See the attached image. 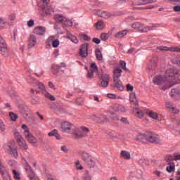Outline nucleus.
Instances as JSON below:
<instances>
[{
	"instance_id": "obj_1",
	"label": "nucleus",
	"mask_w": 180,
	"mask_h": 180,
	"mask_svg": "<svg viewBox=\"0 0 180 180\" xmlns=\"http://www.w3.org/2000/svg\"><path fill=\"white\" fill-rule=\"evenodd\" d=\"M166 77L169 78V81H167L169 85H166L164 88V91H167L169 88L179 84V70L169 68L166 70Z\"/></svg>"
},
{
	"instance_id": "obj_2",
	"label": "nucleus",
	"mask_w": 180,
	"mask_h": 180,
	"mask_svg": "<svg viewBox=\"0 0 180 180\" xmlns=\"http://www.w3.org/2000/svg\"><path fill=\"white\" fill-rule=\"evenodd\" d=\"M81 157L84 164L89 167V168H94L96 165V162H95V158H92L89 153L86 152H82Z\"/></svg>"
},
{
	"instance_id": "obj_3",
	"label": "nucleus",
	"mask_w": 180,
	"mask_h": 180,
	"mask_svg": "<svg viewBox=\"0 0 180 180\" xmlns=\"http://www.w3.org/2000/svg\"><path fill=\"white\" fill-rule=\"evenodd\" d=\"M145 140L148 143H155V144H158L161 141L160 136L150 131L145 132Z\"/></svg>"
},
{
	"instance_id": "obj_4",
	"label": "nucleus",
	"mask_w": 180,
	"mask_h": 180,
	"mask_svg": "<svg viewBox=\"0 0 180 180\" xmlns=\"http://www.w3.org/2000/svg\"><path fill=\"white\" fill-rule=\"evenodd\" d=\"M153 82L154 85H161L163 91L167 85H169V83H168V81L167 80V77L162 75L155 77L153 79Z\"/></svg>"
},
{
	"instance_id": "obj_5",
	"label": "nucleus",
	"mask_w": 180,
	"mask_h": 180,
	"mask_svg": "<svg viewBox=\"0 0 180 180\" xmlns=\"http://www.w3.org/2000/svg\"><path fill=\"white\" fill-rule=\"evenodd\" d=\"M6 150L9 154V155H11V157H13L14 158H18V148L15 147V142H9L6 146Z\"/></svg>"
},
{
	"instance_id": "obj_6",
	"label": "nucleus",
	"mask_w": 180,
	"mask_h": 180,
	"mask_svg": "<svg viewBox=\"0 0 180 180\" xmlns=\"http://www.w3.org/2000/svg\"><path fill=\"white\" fill-rule=\"evenodd\" d=\"M89 131V128L86 127H81L79 129H75L73 132V134L75 139H82V137L88 136Z\"/></svg>"
},
{
	"instance_id": "obj_7",
	"label": "nucleus",
	"mask_w": 180,
	"mask_h": 180,
	"mask_svg": "<svg viewBox=\"0 0 180 180\" xmlns=\"http://www.w3.org/2000/svg\"><path fill=\"white\" fill-rule=\"evenodd\" d=\"M0 54L4 57H9V51L5 39L0 35Z\"/></svg>"
},
{
	"instance_id": "obj_8",
	"label": "nucleus",
	"mask_w": 180,
	"mask_h": 180,
	"mask_svg": "<svg viewBox=\"0 0 180 180\" xmlns=\"http://www.w3.org/2000/svg\"><path fill=\"white\" fill-rule=\"evenodd\" d=\"M36 85L37 86H38L39 89H40L42 91L45 98L50 99V101H56V98L54 97V96L50 94V93L46 91V86L43 83L38 82L36 83Z\"/></svg>"
},
{
	"instance_id": "obj_9",
	"label": "nucleus",
	"mask_w": 180,
	"mask_h": 180,
	"mask_svg": "<svg viewBox=\"0 0 180 180\" xmlns=\"http://www.w3.org/2000/svg\"><path fill=\"white\" fill-rule=\"evenodd\" d=\"M72 127H74V124L71 122H63L61 124L62 131H63V133H70Z\"/></svg>"
},
{
	"instance_id": "obj_10",
	"label": "nucleus",
	"mask_w": 180,
	"mask_h": 180,
	"mask_svg": "<svg viewBox=\"0 0 180 180\" xmlns=\"http://www.w3.org/2000/svg\"><path fill=\"white\" fill-rule=\"evenodd\" d=\"M88 44L82 45L79 54L82 58H86V57H88Z\"/></svg>"
},
{
	"instance_id": "obj_11",
	"label": "nucleus",
	"mask_w": 180,
	"mask_h": 180,
	"mask_svg": "<svg viewBox=\"0 0 180 180\" xmlns=\"http://www.w3.org/2000/svg\"><path fill=\"white\" fill-rule=\"evenodd\" d=\"M101 86L102 88H108L109 82H110V77L109 75H102L101 76Z\"/></svg>"
},
{
	"instance_id": "obj_12",
	"label": "nucleus",
	"mask_w": 180,
	"mask_h": 180,
	"mask_svg": "<svg viewBox=\"0 0 180 180\" xmlns=\"http://www.w3.org/2000/svg\"><path fill=\"white\" fill-rule=\"evenodd\" d=\"M33 33L37 36H43L46 33V27L37 26L34 28Z\"/></svg>"
},
{
	"instance_id": "obj_13",
	"label": "nucleus",
	"mask_w": 180,
	"mask_h": 180,
	"mask_svg": "<svg viewBox=\"0 0 180 180\" xmlns=\"http://www.w3.org/2000/svg\"><path fill=\"white\" fill-rule=\"evenodd\" d=\"M96 13L98 16H100V18H104V19H109V18H112V16H113V14L106 11H102L101 10L96 11Z\"/></svg>"
},
{
	"instance_id": "obj_14",
	"label": "nucleus",
	"mask_w": 180,
	"mask_h": 180,
	"mask_svg": "<svg viewBox=\"0 0 180 180\" xmlns=\"http://www.w3.org/2000/svg\"><path fill=\"white\" fill-rule=\"evenodd\" d=\"M29 44L28 47L29 49H32V47H34V45L37 43V39L36 38V35L31 34L28 39Z\"/></svg>"
},
{
	"instance_id": "obj_15",
	"label": "nucleus",
	"mask_w": 180,
	"mask_h": 180,
	"mask_svg": "<svg viewBox=\"0 0 180 180\" xmlns=\"http://www.w3.org/2000/svg\"><path fill=\"white\" fill-rule=\"evenodd\" d=\"M25 137L32 146H34L37 143V139L30 132L25 135Z\"/></svg>"
},
{
	"instance_id": "obj_16",
	"label": "nucleus",
	"mask_w": 180,
	"mask_h": 180,
	"mask_svg": "<svg viewBox=\"0 0 180 180\" xmlns=\"http://www.w3.org/2000/svg\"><path fill=\"white\" fill-rule=\"evenodd\" d=\"M166 107L169 109V112H171V113L178 114L179 112V110L178 108H175L172 105V103L170 101L166 102Z\"/></svg>"
},
{
	"instance_id": "obj_17",
	"label": "nucleus",
	"mask_w": 180,
	"mask_h": 180,
	"mask_svg": "<svg viewBox=\"0 0 180 180\" xmlns=\"http://www.w3.org/2000/svg\"><path fill=\"white\" fill-rule=\"evenodd\" d=\"M17 143L21 150H27V148H29L27 144H26V141L25 139H23V138L17 139Z\"/></svg>"
},
{
	"instance_id": "obj_18",
	"label": "nucleus",
	"mask_w": 180,
	"mask_h": 180,
	"mask_svg": "<svg viewBox=\"0 0 180 180\" xmlns=\"http://www.w3.org/2000/svg\"><path fill=\"white\" fill-rule=\"evenodd\" d=\"M113 81L115 88H117V89H119V91H123V89H124V87L123 86L120 79H113Z\"/></svg>"
},
{
	"instance_id": "obj_19",
	"label": "nucleus",
	"mask_w": 180,
	"mask_h": 180,
	"mask_svg": "<svg viewBox=\"0 0 180 180\" xmlns=\"http://www.w3.org/2000/svg\"><path fill=\"white\" fill-rule=\"evenodd\" d=\"M122 77V69L116 68L113 70V79H118Z\"/></svg>"
},
{
	"instance_id": "obj_20",
	"label": "nucleus",
	"mask_w": 180,
	"mask_h": 180,
	"mask_svg": "<svg viewBox=\"0 0 180 180\" xmlns=\"http://www.w3.org/2000/svg\"><path fill=\"white\" fill-rule=\"evenodd\" d=\"M112 109L115 110V112H120V113L126 112V108L120 104H115L112 106Z\"/></svg>"
},
{
	"instance_id": "obj_21",
	"label": "nucleus",
	"mask_w": 180,
	"mask_h": 180,
	"mask_svg": "<svg viewBox=\"0 0 180 180\" xmlns=\"http://www.w3.org/2000/svg\"><path fill=\"white\" fill-rule=\"evenodd\" d=\"M129 32V30H124L122 31L119 32L115 35V37L116 39H122V37H124L126 34Z\"/></svg>"
},
{
	"instance_id": "obj_22",
	"label": "nucleus",
	"mask_w": 180,
	"mask_h": 180,
	"mask_svg": "<svg viewBox=\"0 0 180 180\" xmlns=\"http://www.w3.org/2000/svg\"><path fill=\"white\" fill-rule=\"evenodd\" d=\"M54 18H55L56 22H57L58 23L63 24L64 23V20H65V17H64L61 14H56Z\"/></svg>"
},
{
	"instance_id": "obj_23",
	"label": "nucleus",
	"mask_w": 180,
	"mask_h": 180,
	"mask_svg": "<svg viewBox=\"0 0 180 180\" xmlns=\"http://www.w3.org/2000/svg\"><path fill=\"white\" fill-rule=\"evenodd\" d=\"M174 161H176V156L174 155H169L166 157V162L167 164H174Z\"/></svg>"
},
{
	"instance_id": "obj_24",
	"label": "nucleus",
	"mask_w": 180,
	"mask_h": 180,
	"mask_svg": "<svg viewBox=\"0 0 180 180\" xmlns=\"http://www.w3.org/2000/svg\"><path fill=\"white\" fill-rule=\"evenodd\" d=\"M120 155L122 158H124V160H130V158H131L130 152L126 150L121 151Z\"/></svg>"
},
{
	"instance_id": "obj_25",
	"label": "nucleus",
	"mask_w": 180,
	"mask_h": 180,
	"mask_svg": "<svg viewBox=\"0 0 180 180\" xmlns=\"http://www.w3.org/2000/svg\"><path fill=\"white\" fill-rule=\"evenodd\" d=\"M147 115L148 116H149V117H151V119H154L155 120H158V113L150 110L147 112Z\"/></svg>"
},
{
	"instance_id": "obj_26",
	"label": "nucleus",
	"mask_w": 180,
	"mask_h": 180,
	"mask_svg": "<svg viewBox=\"0 0 180 180\" xmlns=\"http://www.w3.org/2000/svg\"><path fill=\"white\" fill-rule=\"evenodd\" d=\"M31 103L32 105H40V98L34 96H31Z\"/></svg>"
},
{
	"instance_id": "obj_27",
	"label": "nucleus",
	"mask_w": 180,
	"mask_h": 180,
	"mask_svg": "<svg viewBox=\"0 0 180 180\" xmlns=\"http://www.w3.org/2000/svg\"><path fill=\"white\" fill-rule=\"evenodd\" d=\"M129 101L134 105H138L137 98H136V93H131L129 94Z\"/></svg>"
},
{
	"instance_id": "obj_28",
	"label": "nucleus",
	"mask_w": 180,
	"mask_h": 180,
	"mask_svg": "<svg viewBox=\"0 0 180 180\" xmlns=\"http://www.w3.org/2000/svg\"><path fill=\"white\" fill-rule=\"evenodd\" d=\"M96 29L97 30H102V29L105 28V23L102 22L101 20H98L95 25H94Z\"/></svg>"
},
{
	"instance_id": "obj_29",
	"label": "nucleus",
	"mask_w": 180,
	"mask_h": 180,
	"mask_svg": "<svg viewBox=\"0 0 180 180\" xmlns=\"http://www.w3.org/2000/svg\"><path fill=\"white\" fill-rule=\"evenodd\" d=\"M157 2V0H139V5H147L148 4H154Z\"/></svg>"
},
{
	"instance_id": "obj_30",
	"label": "nucleus",
	"mask_w": 180,
	"mask_h": 180,
	"mask_svg": "<svg viewBox=\"0 0 180 180\" xmlns=\"http://www.w3.org/2000/svg\"><path fill=\"white\" fill-rule=\"evenodd\" d=\"M168 166L166 167L167 172H174L175 171V163H167Z\"/></svg>"
},
{
	"instance_id": "obj_31",
	"label": "nucleus",
	"mask_w": 180,
	"mask_h": 180,
	"mask_svg": "<svg viewBox=\"0 0 180 180\" xmlns=\"http://www.w3.org/2000/svg\"><path fill=\"white\" fill-rule=\"evenodd\" d=\"M56 40V37L50 36L46 40V47L49 49L51 44H53V41Z\"/></svg>"
},
{
	"instance_id": "obj_32",
	"label": "nucleus",
	"mask_w": 180,
	"mask_h": 180,
	"mask_svg": "<svg viewBox=\"0 0 180 180\" xmlns=\"http://www.w3.org/2000/svg\"><path fill=\"white\" fill-rule=\"evenodd\" d=\"M170 96H172V98H175V96H180V91L176 89H172L170 92Z\"/></svg>"
},
{
	"instance_id": "obj_33",
	"label": "nucleus",
	"mask_w": 180,
	"mask_h": 180,
	"mask_svg": "<svg viewBox=\"0 0 180 180\" xmlns=\"http://www.w3.org/2000/svg\"><path fill=\"white\" fill-rule=\"evenodd\" d=\"M131 27L135 30H141V27H143V24H141V22H136L131 25Z\"/></svg>"
},
{
	"instance_id": "obj_34",
	"label": "nucleus",
	"mask_w": 180,
	"mask_h": 180,
	"mask_svg": "<svg viewBox=\"0 0 180 180\" xmlns=\"http://www.w3.org/2000/svg\"><path fill=\"white\" fill-rule=\"evenodd\" d=\"M62 67H65V65H63L62 66H60L58 65H56L55 66H53V73L55 75H57V74H58V72H60V71H63L61 70Z\"/></svg>"
},
{
	"instance_id": "obj_35",
	"label": "nucleus",
	"mask_w": 180,
	"mask_h": 180,
	"mask_svg": "<svg viewBox=\"0 0 180 180\" xmlns=\"http://www.w3.org/2000/svg\"><path fill=\"white\" fill-rule=\"evenodd\" d=\"M68 38H69L70 40H71V41H72V43H75V44H77L78 43V39H77V37L72 35V34L71 33H68Z\"/></svg>"
},
{
	"instance_id": "obj_36",
	"label": "nucleus",
	"mask_w": 180,
	"mask_h": 180,
	"mask_svg": "<svg viewBox=\"0 0 180 180\" xmlns=\"http://www.w3.org/2000/svg\"><path fill=\"white\" fill-rule=\"evenodd\" d=\"M136 141H143V140H146V133L139 134L134 139Z\"/></svg>"
},
{
	"instance_id": "obj_37",
	"label": "nucleus",
	"mask_w": 180,
	"mask_h": 180,
	"mask_svg": "<svg viewBox=\"0 0 180 180\" xmlns=\"http://www.w3.org/2000/svg\"><path fill=\"white\" fill-rule=\"evenodd\" d=\"M96 57L99 61H102L103 58V56H102V52H101V50H99V49H96Z\"/></svg>"
},
{
	"instance_id": "obj_38",
	"label": "nucleus",
	"mask_w": 180,
	"mask_h": 180,
	"mask_svg": "<svg viewBox=\"0 0 180 180\" xmlns=\"http://www.w3.org/2000/svg\"><path fill=\"white\" fill-rule=\"evenodd\" d=\"M7 172H8V171H6V167H5L4 163H2V162H0V174H1V175L4 174H6Z\"/></svg>"
},
{
	"instance_id": "obj_39",
	"label": "nucleus",
	"mask_w": 180,
	"mask_h": 180,
	"mask_svg": "<svg viewBox=\"0 0 180 180\" xmlns=\"http://www.w3.org/2000/svg\"><path fill=\"white\" fill-rule=\"evenodd\" d=\"M96 117L97 119H100V121L102 122L109 121V119H108V117H106V115H97Z\"/></svg>"
},
{
	"instance_id": "obj_40",
	"label": "nucleus",
	"mask_w": 180,
	"mask_h": 180,
	"mask_svg": "<svg viewBox=\"0 0 180 180\" xmlns=\"http://www.w3.org/2000/svg\"><path fill=\"white\" fill-rule=\"evenodd\" d=\"M135 110L136 111V116L139 117V119H143L144 117V114L143 113V111L141 110H139V108H135Z\"/></svg>"
},
{
	"instance_id": "obj_41",
	"label": "nucleus",
	"mask_w": 180,
	"mask_h": 180,
	"mask_svg": "<svg viewBox=\"0 0 180 180\" xmlns=\"http://www.w3.org/2000/svg\"><path fill=\"white\" fill-rule=\"evenodd\" d=\"M53 12L54 8H53V7L49 6L45 8V13H46V15H51V13H53Z\"/></svg>"
},
{
	"instance_id": "obj_42",
	"label": "nucleus",
	"mask_w": 180,
	"mask_h": 180,
	"mask_svg": "<svg viewBox=\"0 0 180 180\" xmlns=\"http://www.w3.org/2000/svg\"><path fill=\"white\" fill-rule=\"evenodd\" d=\"M149 30H153V29H151L150 27H148V26L144 27V25H142V27L140 30V32H141L142 33H147V32H149Z\"/></svg>"
},
{
	"instance_id": "obj_43",
	"label": "nucleus",
	"mask_w": 180,
	"mask_h": 180,
	"mask_svg": "<svg viewBox=\"0 0 180 180\" xmlns=\"http://www.w3.org/2000/svg\"><path fill=\"white\" fill-rule=\"evenodd\" d=\"M9 116L12 122H16V120L18 119V115H16L13 112H9Z\"/></svg>"
},
{
	"instance_id": "obj_44",
	"label": "nucleus",
	"mask_w": 180,
	"mask_h": 180,
	"mask_svg": "<svg viewBox=\"0 0 180 180\" xmlns=\"http://www.w3.org/2000/svg\"><path fill=\"white\" fill-rule=\"evenodd\" d=\"M1 176L3 180H12V179L11 178V175L8 172L7 173H4L3 174H1Z\"/></svg>"
},
{
	"instance_id": "obj_45",
	"label": "nucleus",
	"mask_w": 180,
	"mask_h": 180,
	"mask_svg": "<svg viewBox=\"0 0 180 180\" xmlns=\"http://www.w3.org/2000/svg\"><path fill=\"white\" fill-rule=\"evenodd\" d=\"M27 173L30 180H36V178L34 177V172H33L32 169L27 172Z\"/></svg>"
},
{
	"instance_id": "obj_46",
	"label": "nucleus",
	"mask_w": 180,
	"mask_h": 180,
	"mask_svg": "<svg viewBox=\"0 0 180 180\" xmlns=\"http://www.w3.org/2000/svg\"><path fill=\"white\" fill-rule=\"evenodd\" d=\"M16 165H18L16 160H9L8 166L11 167V168H16Z\"/></svg>"
},
{
	"instance_id": "obj_47",
	"label": "nucleus",
	"mask_w": 180,
	"mask_h": 180,
	"mask_svg": "<svg viewBox=\"0 0 180 180\" xmlns=\"http://www.w3.org/2000/svg\"><path fill=\"white\" fill-rule=\"evenodd\" d=\"M21 127L24 130V136L30 133V131L29 130V127H27V125L22 124Z\"/></svg>"
},
{
	"instance_id": "obj_48",
	"label": "nucleus",
	"mask_w": 180,
	"mask_h": 180,
	"mask_svg": "<svg viewBox=\"0 0 180 180\" xmlns=\"http://www.w3.org/2000/svg\"><path fill=\"white\" fill-rule=\"evenodd\" d=\"M158 50H160V51H171V47L167 46H158Z\"/></svg>"
},
{
	"instance_id": "obj_49",
	"label": "nucleus",
	"mask_w": 180,
	"mask_h": 180,
	"mask_svg": "<svg viewBox=\"0 0 180 180\" xmlns=\"http://www.w3.org/2000/svg\"><path fill=\"white\" fill-rule=\"evenodd\" d=\"M63 25H64L65 26L71 27L72 26V21H71L70 20H67V18H65Z\"/></svg>"
},
{
	"instance_id": "obj_50",
	"label": "nucleus",
	"mask_w": 180,
	"mask_h": 180,
	"mask_svg": "<svg viewBox=\"0 0 180 180\" xmlns=\"http://www.w3.org/2000/svg\"><path fill=\"white\" fill-rule=\"evenodd\" d=\"M13 174L14 175V179L19 180L20 179V174L16 170L13 169Z\"/></svg>"
},
{
	"instance_id": "obj_51",
	"label": "nucleus",
	"mask_w": 180,
	"mask_h": 180,
	"mask_svg": "<svg viewBox=\"0 0 180 180\" xmlns=\"http://www.w3.org/2000/svg\"><path fill=\"white\" fill-rule=\"evenodd\" d=\"M101 40H103V41H106V40H108V39H109V35H108V34H106V33H103L101 35Z\"/></svg>"
},
{
	"instance_id": "obj_52",
	"label": "nucleus",
	"mask_w": 180,
	"mask_h": 180,
	"mask_svg": "<svg viewBox=\"0 0 180 180\" xmlns=\"http://www.w3.org/2000/svg\"><path fill=\"white\" fill-rule=\"evenodd\" d=\"M6 130V127H5V124H4V121L2 120H0V131H5Z\"/></svg>"
},
{
	"instance_id": "obj_53",
	"label": "nucleus",
	"mask_w": 180,
	"mask_h": 180,
	"mask_svg": "<svg viewBox=\"0 0 180 180\" xmlns=\"http://www.w3.org/2000/svg\"><path fill=\"white\" fill-rule=\"evenodd\" d=\"M120 65L122 70H124L125 71L127 70V68H126V62L123 60L120 61Z\"/></svg>"
},
{
	"instance_id": "obj_54",
	"label": "nucleus",
	"mask_w": 180,
	"mask_h": 180,
	"mask_svg": "<svg viewBox=\"0 0 180 180\" xmlns=\"http://www.w3.org/2000/svg\"><path fill=\"white\" fill-rule=\"evenodd\" d=\"M139 164H140L141 165H143V167H145V165H147V160H146V159H140L138 161Z\"/></svg>"
},
{
	"instance_id": "obj_55",
	"label": "nucleus",
	"mask_w": 180,
	"mask_h": 180,
	"mask_svg": "<svg viewBox=\"0 0 180 180\" xmlns=\"http://www.w3.org/2000/svg\"><path fill=\"white\" fill-rule=\"evenodd\" d=\"M60 45V41L58 39H55L53 41V42L52 43V46L53 47H54L55 49L58 47V46Z\"/></svg>"
},
{
	"instance_id": "obj_56",
	"label": "nucleus",
	"mask_w": 180,
	"mask_h": 180,
	"mask_svg": "<svg viewBox=\"0 0 180 180\" xmlns=\"http://www.w3.org/2000/svg\"><path fill=\"white\" fill-rule=\"evenodd\" d=\"M95 71L92 70V69H90L88 70V77L89 78H93L94 77V74Z\"/></svg>"
},
{
	"instance_id": "obj_57",
	"label": "nucleus",
	"mask_w": 180,
	"mask_h": 180,
	"mask_svg": "<svg viewBox=\"0 0 180 180\" xmlns=\"http://www.w3.org/2000/svg\"><path fill=\"white\" fill-rule=\"evenodd\" d=\"M28 27H33L34 26V20L31 19L27 23Z\"/></svg>"
},
{
	"instance_id": "obj_58",
	"label": "nucleus",
	"mask_w": 180,
	"mask_h": 180,
	"mask_svg": "<svg viewBox=\"0 0 180 180\" xmlns=\"http://www.w3.org/2000/svg\"><path fill=\"white\" fill-rule=\"evenodd\" d=\"M57 133H58V131H57V129H53L52 131L49 132L48 135L49 136V137H51L53 136H55Z\"/></svg>"
},
{
	"instance_id": "obj_59",
	"label": "nucleus",
	"mask_w": 180,
	"mask_h": 180,
	"mask_svg": "<svg viewBox=\"0 0 180 180\" xmlns=\"http://www.w3.org/2000/svg\"><path fill=\"white\" fill-rule=\"evenodd\" d=\"M91 68L94 72L98 71V66L96 65V63H91Z\"/></svg>"
},
{
	"instance_id": "obj_60",
	"label": "nucleus",
	"mask_w": 180,
	"mask_h": 180,
	"mask_svg": "<svg viewBox=\"0 0 180 180\" xmlns=\"http://www.w3.org/2000/svg\"><path fill=\"white\" fill-rule=\"evenodd\" d=\"M16 19V15L11 14L8 16V20H11V22H13Z\"/></svg>"
},
{
	"instance_id": "obj_61",
	"label": "nucleus",
	"mask_w": 180,
	"mask_h": 180,
	"mask_svg": "<svg viewBox=\"0 0 180 180\" xmlns=\"http://www.w3.org/2000/svg\"><path fill=\"white\" fill-rule=\"evenodd\" d=\"M14 136L15 137L17 138V140H19V139H23L22 138V136H20V134H19L17 131H14Z\"/></svg>"
},
{
	"instance_id": "obj_62",
	"label": "nucleus",
	"mask_w": 180,
	"mask_h": 180,
	"mask_svg": "<svg viewBox=\"0 0 180 180\" xmlns=\"http://www.w3.org/2000/svg\"><path fill=\"white\" fill-rule=\"evenodd\" d=\"M171 51H172V52L177 51V52L180 53V48H179V47H171Z\"/></svg>"
},
{
	"instance_id": "obj_63",
	"label": "nucleus",
	"mask_w": 180,
	"mask_h": 180,
	"mask_svg": "<svg viewBox=\"0 0 180 180\" xmlns=\"http://www.w3.org/2000/svg\"><path fill=\"white\" fill-rule=\"evenodd\" d=\"M76 167H77V169H82L84 168V167H82V166L79 163V161H77L76 162Z\"/></svg>"
},
{
	"instance_id": "obj_64",
	"label": "nucleus",
	"mask_w": 180,
	"mask_h": 180,
	"mask_svg": "<svg viewBox=\"0 0 180 180\" xmlns=\"http://www.w3.org/2000/svg\"><path fill=\"white\" fill-rule=\"evenodd\" d=\"M173 9L174 12H180V6H174Z\"/></svg>"
}]
</instances>
